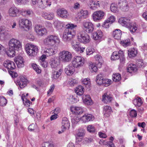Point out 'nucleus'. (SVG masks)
Here are the masks:
<instances>
[{"instance_id": "nucleus-22", "label": "nucleus", "mask_w": 147, "mask_h": 147, "mask_svg": "<svg viewBox=\"0 0 147 147\" xmlns=\"http://www.w3.org/2000/svg\"><path fill=\"white\" fill-rule=\"evenodd\" d=\"M94 118V116L90 114L85 115L81 118V120L84 123H86L90 121H93Z\"/></svg>"}, {"instance_id": "nucleus-14", "label": "nucleus", "mask_w": 147, "mask_h": 147, "mask_svg": "<svg viewBox=\"0 0 147 147\" xmlns=\"http://www.w3.org/2000/svg\"><path fill=\"white\" fill-rule=\"evenodd\" d=\"M34 30L37 34L40 36H42L47 32V30L45 28L38 25L35 26Z\"/></svg>"}, {"instance_id": "nucleus-26", "label": "nucleus", "mask_w": 147, "mask_h": 147, "mask_svg": "<svg viewBox=\"0 0 147 147\" xmlns=\"http://www.w3.org/2000/svg\"><path fill=\"white\" fill-rule=\"evenodd\" d=\"M82 100L86 104L91 105L92 104L89 95H84L82 96Z\"/></svg>"}, {"instance_id": "nucleus-41", "label": "nucleus", "mask_w": 147, "mask_h": 147, "mask_svg": "<svg viewBox=\"0 0 147 147\" xmlns=\"http://www.w3.org/2000/svg\"><path fill=\"white\" fill-rule=\"evenodd\" d=\"M88 6L92 10H95L98 7L100 6V4L99 1L97 2H93L90 4H89Z\"/></svg>"}, {"instance_id": "nucleus-18", "label": "nucleus", "mask_w": 147, "mask_h": 147, "mask_svg": "<svg viewBox=\"0 0 147 147\" xmlns=\"http://www.w3.org/2000/svg\"><path fill=\"white\" fill-rule=\"evenodd\" d=\"M70 110L72 113L76 115L81 114L83 112V109L82 107H71Z\"/></svg>"}, {"instance_id": "nucleus-11", "label": "nucleus", "mask_w": 147, "mask_h": 147, "mask_svg": "<svg viewBox=\"0 0 147 147\" xmlns=\"http://www.w3.org/2000/svg\"><path fill=\"white\" fill-rule=\"evenodd\" d=\"M4 66L8 69L9 71L13 70L16 68L14 62L9 60H7L4 62Z\"/></svg>"}, {"instance_id": "nucleus-46", "label": "nucleus", "mask_w": 147, "mask_h": 147, "mask_svg": "<svg viewBox=\"0 0 147 147\" xmlns=\"http://www.w3.org/2000/svg\"><path fill=\"white\" fill-rule=\"evenodd\" d=\"M120 44L124 47L129 46L131 45L130 40L129 39H127L121 41L120 42Z\"/></svg>"}, {"instance_id": "nucleus-50", "label": "nucleus", "mask_w": 147, "mask_h": 147, "mask_svg": "<svg viewBox=\"0 0 147 147\" xmlns=\"http://www.w3.org/2000/svg\"><path fill=\"white\" fill-rule=\"evenodd\" d=\"M63 70L61 69H59L58 71H54L53 74V78L55 79L58 78L62 73Z\"/></svg>"}, {"instance_id": "nucleus-32", "label": "nucleus", "mask_w": 147, "mask_h": 147, "mask_svg": "<svg viewBox=\"0 0 147 147\" xmlns=\"http://www.w3.org/2000/svg\"><path fill=\"white\" fill-rule=\"evenodd\" d=\"M58 57L60 61L65 62H69L72 58V56H59Z\"/></svg>"}, {"instance_id": "nucleus-44", "label": "nucleus", "mask_w": 147, "mask_h": 147, "mask_svg": "<svg viewBox=\"0 0 147 147\" xmlns=\"http://www.w3.org/2000/svg\"><path fill=\"white\" fill-rule=\"evenodd\" d=\"M104 78L103 77L102 74H100L98 75L96 77V83L99 85H101L102 84Z\"/></svg>"}, {"instance_id": "nucleus-36", "label": "nucleus", "mask_w": 147, "mask_h": 147, "mask_svg": "<svg viewBox=\"0 0 147 147\" xmlns=\"http://www.w3.org/2000/svg\"><path fill=\"white\" fill-rule=\"evenodd\" d=\"M72 47L76 51H80V53H82L84 51V48H81L80 44H72Z\"/></svg>"}, {"instance_id": "nucleus-15", "label": "nucleus", "mask_w": 147, "mask_h": 147, "mask_svg": "<svg viewBox=\"0 0 147 147\" xmlns=\"http://www.w3.org/2000/svg\"><path fill=\"white\" fill-rule=\"evenodd\" d=\"M61 124V129L63 130L62 132H63L66 129H68L70 126L69 122L66 117H64L62 118Z\"/></svg>"}, {"instance_id": "nucleus-61", "label": "nucleus", "mask_w": 147, "mask_h": 147, "mask_svg": "<svg viewBox=\"0 0 147 147\" xmlns=\"http://www.w3.org/2000/svg\"><path fill=\"white\" fill-rule=\"evenodd\" d=\"M129 115L132 117H136L137 115V111L134 109H132L130 111Z\"/></svg>"}, {"instance_id": "nucleus-31", "label": "nucleus", "mask_w": 147, "mask_h": 147, "mask_svg": "<svg viewBox=\"0 0 147 147\" xmlns=\"http://www.w3.org/2000/svg\"><path fill=\"white\" fill-rule=\"evenodd\" d=\"M96 61V63L98 68H100L103 63L102 57L101 56H95V57Z\"/></svg>"}, {"instance_id": "nucleus-38", "label": "nucleus", "mask_w": 147, "mask_h": 147, "mask_svg": "<svg viewBox=\"0 0 147 147\" xmlns=\"http://www.w3.org/2000/svg\"><path fill=\"white\" fill-rule=\"evenodd\" d=\"M44 44L49 46H53V43L51 40V35H49L47 36L44 40Z\"/></svg>"}, {"instance_id": "nucleus-54", "label": "nucleus", "mask_w": 147, "mask_h": 147, "mask_svg": "<svg viewBox=\"0 0 147 147\" xmlns=\"http://www.w3.org/2000/svg\"><path fill=\"white\" fill-rule=\"evenodd\" d=\"M111 82V80H110L104 78L103 81L102 82H103L101 85L107 87L110 85Z\"/></svg>"}, {"instance_id": "nucleus-42", "label": "nucleus", "mask_w": 147, "mask_h": 147, "mask_svg": "<svg viewBox=\"0 0 147 147\" xmlns=\"http://www.w3.org/2000/svg\"><path fill=\"white\" fill-rule=\"evenodd\" d=\"M33 13V11L31 10H27L26 11L22 10L21 11V14L24 17H26L32 14Z\"/></svg>"}, {"instance_id": "nucleus-55", "label": "nucleus", "mask_w": 147, "mask_h": 147, "mask_svg": "<svg viewBox=\"0 0 147 147\" xmlns=\"http://www.w3.org/2000/svg\"><path fill=\"white\" fill-rule=\"evenodd\" d=\"M51 40L53 43V45L56 43H58L59 42V39L58 37L55 36L51 35Z\"/></svg>"}, {"instance_id": "nucleus-8", "label": "nucleus", "mask_w": 147, "mask_h": 147, "mask_svg": "<svg viewBox=\"0 0 147 147\" xmlns=\"http://www.w3.org/2000/svg\"><path fill=\"white\" fill-rule=\"evenodd\" d=\"M77 39L80 42L86 43L89 42L90 38L89 36L87 34L84 32H82L78 34Z\"/></svg>"}, {"instance_id": "nucleus-12", "label": "nucleus", "mask_w": 147, "mask_h": 147, "mask_svg": "<svg viewBox=\"0 0 147 147\" xmlns=\"http://www.w3.org/2000/svg\"><path fill=\"white\" fill-rule=\"evenodd\" d=\"M118 4L120 9L122 11H126L128 10L129 6L126 0H120Z\"/></svg>"}, {"instance_id": "nucleus-6", "label": "nucleus", "mask_w": 147, "mask_h": 147, "mask_svg": "<svg viewBox=\"0 0 147 147\" xmlns=\"http://www.w3.org/2000/svg\"><path fill=\"white\" fill-rule=\"evenodd\" d=\"M82 27L84 31L88 33H91L94 29L93 24L91 22L86 21H84L82 23Z\"/></svg>"}, {"instance_id": "nucleus-21", "label": "nucleus", "mask_w": 147, "mask_h": 147, "mask_svg": "<svg viewBox=\"0 0 147 147\" xmlns=\"http://www.w3.org/2000/svg\"><path fill=\"white\" fill-rule=\"evenodd\" d=\"M59 57H55L51 59L50 62V65L52 68H55L59 63Z\"/></svg>"}, {"instance_id": "nucleus-45", "label": "nucleus", "mask_w": 147, "mask_h": 147, "mask_svg": "<svg viewBox=\"0 0 147 147\" xmlns=\"http://www.w3.org/2000/svg\"><path fill=\"white\" fill-rule=\"evenodd\" d=\"M89 66L91 71L92 72H96L97 71V67L93 63L90 62L89 63Z\"/></svg>"}, {"instance_id": "nucleus-60", "label": "nucleus", "mask_w": 147, "mask_h": 147, "mask_svg": "<svg viewBox=\"0 0 147 147\" xmlns=\"http://www.w3.org/2000/svg\"><path fill=\"white\" fill-rule=\"evenodd\" d=\"M73 54L68 51L63 50L60 52L59 53V55H72Z\"/></svg>"}, {"instance_id": "nucleus-9", "label": "nucleus", "mask_w": 147, "mask_h": 147, "mask_svg": "<svg viewBox=\"0 0 147 147\" xmlns=\"http://www.w3.org/2000/svg\"><path fill=\"white\" fill-rule=\"evenodd\" d=\"M105 14V13L101 10L94 12L92 15L93 20L95 22H99L103 19Z\"/></svg>"}, {"instance_id": "nucleus-30", "label": "nucleus", "mask_w": 147, "mask_h": 147, "mask_svg": "<svg viewBox=\"0 0 147 147\" xmlns=\"http://www.w3.org/2000/svg\"><path fill=\"white\" fill-rule=\"evenodd\" d=\"M112 112V110L110 106L106 105L104 107V113L106 117H109Z\"/></svg>"}, {"instance_id": "nucleus-57", "label": "nucleus", "mask_w": 147, "mask_h": 147, "mask_svg": "<svg viewBox=\"0 0 147 147\" xmlns=\"http://www.w3.org/2000/svg\"><path fill=\"white\" fill-rule=\"evenodd\" d=\"M82 82L86 87H89L90 85V83L89 79L85 78L82 81Z\"/></svg>"}, {"instance_id": "nucleus-64", "label": "nucleus", "mask_w": 147, "mask_h": 147, "mask_svg": "<svg viewBox=\"0 0 147 147\" xmlns=\"http://www.w3.org/2000/svg\"><path fill=\"white\" fill-rule=\"evenodd\" d=\"M110 24H111L108 21L106 20L105 21L102 25V27L105 28H108L109 27Z\"/></svg>"}, {"instance_id": "nucleus-10", "label": "nucleus", "mask_w": 147, "mask_h": 147, "mask_svg": "<svg viewBox=\"0 0 147 147\" xmlns=\"http://www.w3.org/2000/svg\"><path fill=\"white\" fill-rule=\"evenodd\" d=\"M14 60L18 68H21L24 66L25 61L21 56H17L14 58Z\"/></svg>"}, {"instance_id": "nucleus-29", "label": "nucleus", "mask_w": 147, "mask_h": 147, "mask_svg": "<svg viewBox=\"0 0 147 147\" xmlns=\"http://www.w3.org/2000/svg\"><path fill=\"white\" fill-rule=\"evenodd\" d=\"M84 90V88L82 86L80 85L76 87L75 90V92L77 95L81 96L83 94Z\"/></svg>"}, {"instance_id": "nucleus-16", "label": "nucleus", "mask_w": 147, "mask_h": 147, "mask_svg": "<svg viewBox=\"0 0 147 147\" xmlns=\"http://www.w3.org/2000/svg\"><path fill=\"white\" fill-rule=\"evenodd\" d=\"M19 12V10L15 6L11 7L8 10L9 15L12 17H16L17 16Z\"/></svg>"}, {"instance_id": "nucleus-2", "label": "nucleus", "mask_w": 147, "mask_h": 147, "mask_svg": "<svg viewBox=\"0 0 147 147\" xmlns=\"http://www.w3.org/2000/svg\"><path fill=\"white\" fill-rule=\"evenodd\" d=\"M77 25L72 24H68L66 25V29L63 34V39L65 41H68L76 34V28Z\"/></svg>"}, {"instance_id": "nucleus-53", "label": "nucleus", "mask_w": 147, "mask_h": 147, "mask_svg": "<svg viewBox=\"0 0 147 147\" xmlns=\"http://www.w3.org/2000/svg\"><path fill=\"white\" fill-rule=\"evenodd\" d=\"M136 64L138 67H143L145 66L146 64H144L142 59H139L137 61Z\"/></svg>"}, {"instance_id": "nucleus-25", "label": "nucleus", "mask_w": 147, "mask_h": 147, "mask_svg": "<svg viewBox=\"0 0 147 147\" xmlns=\"http://www.w3.org/2000/svg\"><path fill=\"white\" fill-rule=\"evenodd\" d=\"M27 80L23 77H22L20 80L17 82V84L21 88H23L27 85Z\"/></svg>"}, {"instance_id": "nucleus-43", "label": "nucleus", "mask_w": 147, "mask_h": 147, "mask_svg": "<svg viewBox=\"0 0 147 147\" xmlns=\"http://www.w3.org/2000/svg\"><path fill=\"white\" fill-rule=\"evenodd\" d=\"M81 18H86L88 16V11L87 10H81L79 13Z\"/></svg>"}, {"instance_id": "nucleus-3", "label": "nucleus", "mask_w": 147, "mask_h": 147, "mask_svg": "<svg viewBox=\"0 0 147 147\" xmlns=\"http://www.w3.org/2000/svg\"><path fill=\"white\" fill-rule=\"evenodd\" d=\"M119 22L122 26L128 28L131 32L134 33L136 30L137 28L135 23L130 22L127 18L122 17L119 19Z\"/></svg>"}, {"instance_id": "nucleus-33", "label": "nucleus", "mask_w": 147, "mask_h": 147, "mask_svg": "<svg viewBox=\"0 0 147 147\" xmlns=\"http://www.w3.org/2000/svg\"><path fill=\"white\" fill-rule=\"evenodd\" d=\"M46 56H41L40 57L39 59L42 66L44 68L47 67L48 65L47 62L45 61L47 57Z\"/></svg>"}, {"instance_id": "nucleus-48", "label": "nucleus", "mask_w": 147, "mask_h": 147, "mask_svg": "<svg viewBox=\"0 0 147 147\" xmlns=\"http://www.w3.org/2000/svg\"><path fill=\"white\" fill-rule=\"evenodd\" d=\"M128 52V55H136L138 54L137 49L134 48L129 49Z\"/></svg>"}, {"instance_id": "nucleus-35", "label": "nucleus", "mask_w": 147, "mask_h": 147, "mask_svg": "<svg viewBox=\"0 0 147 147\" xmlns=\"http://www.w3.org/2000/svg\"><path fill=\"white\" fill-rule=\"evenodd\" d=\"M137 70L136 65L132 64L129 65L127 69V72L131 73L133 72H136Z\"/></svg>"}, {"instance_id": "nucleus-62", "label": "nucleus", "mask_w": 147, "mask_h": 147, "mask_svg": "<svg viewBox=\"0 0 147 147\" xmlns=\"http://www.w3.org/2000/svg\"><path fill=\"white\" fill-rule=\"evenodd\" d=\"M88 131L90 132H93L94 131L95 129L94 126L92 125H89L87 127Z\"/></svg>"}, {"instance_id": "nucleus-27", "label": "nucleus", "mask_w": 147, "mask_h": 147, "mask_svg": "<svg viewBox=\"0 0 147 147\" xmlns=\"http://www.w3.org/2000/svg\"><path fill=\"white\" fill-rule=\"evenodd\" d=\"M103 36V33L101 30H98L94 32L92 34L93 38L95 40L100 39Z\"/></svg>"}, {"instance_id": "nucleus-52", "label": "nucleus", "mask_w": 147, "mask_h": 147, "mask_svg": "<svg viewBox=\"0 0 147 147\" xmlns=\"http://www.w3.org/2000/svg\"><path fill=\"white\" fill-rule=\"evenodd\" d=\"M7 100L3 96L0 98V105L2 106H5L7 104Z\"/></svg>"}, {"instance_id": "nucleus-20", "label": "nucleus", "mask_w": 147, "mask_h": 147, "mask_svg": "<svg viewBox=\"0 0 147 147\" xmlns=\"http://www.w3.org/2000/svg\"><path fill=\"white\" fill-rule=\"evenodd\" d=\"M57 13L59 16L63 18H66L68 16L67 11L64 8L58 9Z\"/></svg>"}, {"instance_id": "nucleus-47", "label": "nucleus", "mask_w": 147, "mask_h": 147, "mask_svg": "<svg viewBox=\"0 0 147 147\" xmlns=\"http://www.w3.org/2000/svg\"><path fill=\"white\" fill-rule=\"evenodd\" d=\"M87 55L94 54L95 55H98L96 54L94 49H92L90 47H88L86 49Z\"/></svg>"}, {"instance_id": "nucleus-37", "label": "nucleus", "mask_w": 147, "mask_h": 147, "mask_svg": "<svg viewBox=\"0 0 147 147\" xmlns=\"http://www.w3.org/2000/svg\"><path fill=\"white\" fill-rule=\"evenodd\" d=\"M133 102L134 105L136 107L140 106L143 103L141 99L138 97L134 99L133 100Z\"/></svg>"}, {"instance_id": "nucleus-34", "label": "nucleus", "mask_w": 147, "mask_h": 147, "mask_svg": "<svg viewBox=\"0 0 147 147\" xmlns=\"http://www.w3.org/2000/svg\"><path fill=\"white\" fill-rule=\"evenodd\" d=\"M54 24L55 27L58 30L61 29L64 26V24L63 22L58 20L55 21Z\"/></svg>"}, {"instance_id": "nucleus-5", "label": "nucleus", "mask_w": 147, "mask_h": 147, "mask_svg": "<svg viewBox=\"0 0 147 147\" xmlns=\"http://www.w3.org/2000/svg\"><path fill=\"white\" fill-rule=\"evenodd\" d=\"M25 49L29 55H36L38 52V47L30 43L26 45Z\"/></svg>"}, {"instance_id": "nucleus-51", "label": "nucleus", "mask_w": 147, "mask_h": 147, "mask_svg": "<svg viewBox=\"0 0 147 147\" xmlns=\"http://www.w3.org/2000/svg\"><path fill=\"white\" fill-rule=\"evenodd\" d=\"M111 10L112 12L117 13L118 11V9L116 5L112 3L111 5Z\"/></svg>"}, {"instance_id": "nucleus-58", "label": "nucleus", "mask_w": 147, "mask_h": 147, "mask_svg": "<svg viewBox=\"0 0 147 147\" xmlns=\"http://www.w3.org/2000/svg\"><path fill=\"white\" fill-rule=\"evenodd\" d=\"M32 66L33 68L38 74H40L41 72V70L39 69L38 66L35 64H32Z\"/></svg>"}, {"instance_id": "nucleus-17", "label": "nucleus", "mask_w": 147, "mask_h": 147, "mask_svg": "<svg viewBox=\"0 0 147 147\" xmlns=\"http://www.w3.org/2000/svg\"><path fill=\"white\" fill-rule=\"evenodd\" d=\"M75 67L72 64L68 65L65 69L64 71L65 73L68 76H71L75 72Z\"/></svg>"}, {"instance_id": "nucleus-7", "label": "nucleus", "mask_w": 147, "mask_h": 147, "mask_svg": "<svg viewBox=\"0 0 147 147\" xmlns=\"http://www.w3.org/2000/svg\"><path fill=\"white\" fill-rule=\"evenodd\" d=\"M85 60L84 58L81 56H76L74 57L72 64L74 67L78 68L82 66Z\"/></svg>"}, {"instance_id": "nucleus-24", "label": "nucleus", "mask_w": 147, "mask_h": 147, "mask_svg": "<svg viewBox=\"0 0 147 147\" xmlns=\"http://www.w3.org/2000/svg\"><path fill=\"white\" fill-rule=\"evenodd\" d=\"M122 34V32L120 30L116 29L113 31V36L115 39L119 40L121 38Z\"/></svg>"}, {"instance_id": "nucleus-40", "label": "nucleus", "mask_w": 147, "mask_h": 147, "mask_svg": "<svg viewBox=\"0 0 147 147\" xmlns=\"http://www.w3.org/2000/svg\"><path fill=\"white\" fill-rule=\"evenodd\" d=\"M28 129L29 131L36 132H38L39 131V129L35 123H32L28 127Z\"/></svg>"}, {"instance_id": "nucleus-49", "label": "nucleus", "mask_w": 147, "mask_h": 147, "mask_svg": "<svg viewBox=\"0 0 147 147\" xmlns=\"http://www.w3.org/2000/svg\"><path fill=\"white\" fill-rule=\"evenodd\" d=\"M113 81L115 82H119L121 79V75L117 73L114 74L113 76Z\"/></svg>"}, {"instance_id": "nucleus-56", "label": "nucleus", "mask_w": 147, "mask_h": 147, "mask_svg": "<svg viewBox=\"0 0 147 147\" xmlns=\"http://www.w3.org/2000/svg\"><path fill=\"white\" fill-rule=\"evenodd\" d=\"M6 31L4 27H0V38L1 37H4L6 34Z\"/></svg>"}, {"instance_id": "nucleus-23", "label": "nucleus", "mask_w": 147, "mask_h": 147, "mask_svg": "<svg viewBox=\"0 0 147 147\" xmlns=\"http://www.w3.org/2000/svg\"><path fill=\"white\" fill-rule=\"evenodd\" d=\"M113 99L112 95L105 93L102 96V101L104 103H107L111 102Z\"/></svg>"}, {"instance_id": "nucleus-4", "label": "nucleus", "mask_w": 147, "mask_h": 147, "mask_svg": "<svg viewBox=\"0 0 147 147\" xmlns=\"http://www.w3.org/2000/svg\"><path fill=\"white\" fill-rule=\"evenodd\" d=\"M18 25L21 29L28 30L32 25L31 22L25 18H20L18 21Z\"/></svg>"}, {"instance_id": "nucleus-59", "label": "nucleus", "mask_w": 147, "mask_h": 147, "mask_svg": "<svg viewBox=\"0 0 147 147\" xmlns=\"http://www.w3.org/2000/svg\"><path fill=\"white\" fill-rule=\"evenodd\" d=\"M78 82L77 80L73 78L69 79L68 84L70 86H73L75 85Z\"/></svg>"}, {"instance_id": "nucleus-39", "label": "nucleus", "mask_w": 147, "mask_h": 147, "mask_svg": "<svg viewBox=\"0 0 147 147\" xmlns=\"http://www.w3.org/2000/svg\"><path fill=\"white\" fill-rule=\"evenodd\" d=\"M85 131L83 129L80 130L77 134V140L78 141H81L82 140V138H80V137H82L84 135Z\"/></svg>"}, {"instance_id": "nucleus-63", "label": "nucleus", "mask_w": 147, "mask_h": 147, "mask_svg": "<svg viewBox=\"0 0 147 147\" xmlns=\"http://www.w3.org/2000/svg\"><path fill=\"white\" fill-rule=\"evenodd\" d=\"M107 20L108 21V22H109L111 24L115 21V18L113 16H111Z\"/></svg>"}, {"instance_id": "nucleus-13", "label": "nucleus", "mask_w": 147, "mask_h": 147, "mask_svg": "<svg viewBox=\"0 0 147 147\" xmlns=\"http://www.w3.org/2000/svg\"><path fill=\"white\" fill-rule=\"evenodd\" d=\"M49 0H39L38 2V6L40 8L44 9L51 5Z\"/></svg>"}, {"instance_id": "nucleus-1", "label": "nucleus", "mask_w": 147, "mask_h": 147, "mask_svg": "<svg viewBox=\"0 0 147 147\" xmlns=\"http://www.w3.org/2000/svg\"><path fill=\"white\" fill-rule=\"evenodd\" d=\"M9 48L6 50L5 48L0 44V53L2 55H15L16 53L15 50H17L22 46L20 41L15 38L11 39L9 42Z\"/></svg>"}, {"instance_id": "nucleus-19", "label": "nucleus", "mask_w": 147, "mask_h": 147, "mask_svg": "<svg viewBox=\"0 0 147 147\" xmlns=\"http://www.w3.org/2000/svg\"><path fill=\"white\" fill-rule=\"evenodd\" d=\"M46 50L42 49L41 52L43 54L42 55H53L55 54L56 52L57 51L52 48L49 49H45Z\"/></svg>"}, {"instance_id": "nucleus-28", "label": "nucleus", "mask_w": 147, "mask_h": 147, "mask_svg": "<svg viewBox=\"0 0 147 147\" xmlns=\"http://www.w3.org/2000/svg\"><path fill=\"white\" fill-rule=\"evenodd\" d=\"M41 16L45 19L48 20L52 19L54 17L53 13H48L45 12H43L42 13Z\"/></svg>"}]
</instances>
